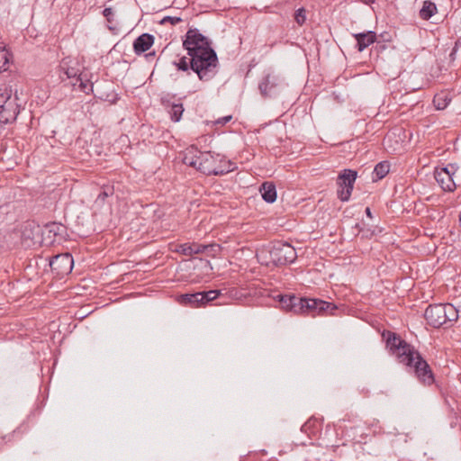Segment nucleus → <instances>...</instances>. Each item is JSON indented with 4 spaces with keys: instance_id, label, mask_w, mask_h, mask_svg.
Masks as SVG:
<instances>
[{
    "instance_id": "2",
    "label": "nucleus",
    "mask_w": 461,
    "mask_h": 461,
    "mask_svg": "<svg viewBox=\"0 0 461 461\" xmlns=\"http://www.w3.org/2000/svg\"><path fill=\"white\" fill-rule=\"evenodd\" d=\"M383 336L386 339V347L390 351L397 356L401 363L413 367L420 382L425 384H431L434 382V376L429 364L413 347L393 332H384Z\"/></svg>"
},
{
    "instance_id": "5",
    "label": "nucleus",
    "mask_w": 461,
    "mask_h": 461,
    "mask_svg": "<svg viewBox=\"0 0 461 461\" xmlns=\"http://www.w3.org/2000/svg\"><path fill=\"white\" fill-rule=\"evenodd\" d=\"M424 317L430 326L439 328L452 323L458 318L457 309L451 303H438L427 307Z\"/></svg>"
},
{
    "instance_id": "7",
    "label": "nucleus",
    "mask_w": 461,
    "mask_h": 461,
    "mask_svg": "<svg viewBox=\"0 0 461 461\" xmlns=\"http://www.w3.org/2000/svg\"><path fill=\"white\" fill-rule=\"evenodd\" d=\"M357 171L352 169H344L338 177V196L342 202L349 200L354 183L357 179Z\"/></svg>"
},
{
    "instance_id": "21",
    "label": "nucleus",
    "mask_w": 461,
    "mask_h": 461,
    "mask_svg": "<svg viewBox=\"0 0 461 461\" xmlns=\"http://www.w3.org/2000/svg\"><path fill=\"white\" fill-rule=\"evenodd\" d=\"M11 54L9 51L0 45V72L6 71L9 67Z\"/></svg>"
},
{
    "instance_id": "34",
    "label": "nucleus",
    "mask_w": 461,
    "mask_h": 461,
    "mask_svg": "<svg viewBox=\"0 0 461 461\" xmlns=\"http://www.w3.org/2000/svg\"><path fill=\"white\" fill-rule=\"evenodd\" d=\"M103 14L107 19L108 22H111L112 18L113 16V11L111 7H106V8H104Z\"/></svg>"
},
{
    "instance_id": "27",
    "label": "nucleus",
    "mask_w": 461,
    "mask_h": 461,
    "mask_svg": "<svg viewBox=\"0 0 461 461\" xmlns=\"http://www.w3.org/2000/svg\"><path fill=\"white\" fill-rule=\"evenodd\" d=\"M113 194V190L111 187H104L96 198L97 203H104L105 199Z\"/></svg>"
},
{
    "instance_id": "12",
    "label": "nucleus",
    "mask_w": 461,
    "mask_h": 461,
    "mask_svg": "<svg viewBox=\"0 0 461 461\" xmlns=\"http://www.w3.org/2000/svg\"><path fill=\"white\" fill-rule=\"evenodd\" d=\"M154 42V37L149 33H143L133 42V49L136 54H141L148 50Z\"/></svg>"
},
{
    "instance_id": "28",
    "label": "nucleus",
    "mask_w": 461,
    "mask_h": 461,
    "mask_svg": "<svg viewBox=\"0 0 461 461\" xmlns=\"http://www.w3.org/2000/svg\"><path fill=\"white\" fill-rule=\"evenodd\" d=\"M174 95H171L169 94H165L161 96L160 98V102L162 104V105L166 108V109H170L171 108V105L175 104L176 103L173 101L174 99Z\"/></svg>"
},
{
    "instance_id": "20",
    "label": "nucleus",
    "mask_w": 461,
    "mask_h": 461,
    "mask_svg": "<svg viewBox=\"0 0 461 461\" xmlns=\"http://www.w3.org/2000/svg\"><path fill=\"white\" fill-rule=\"evenodd\" d=\"M390 170V165L386 161H383L378 163L375 168H374V175L375 176L376 179H382L384 178Z\"/></svg>"
},
{
    "instance_id": "33",
    "label": "nucleus",
    "mask_w": 461,
    "mask_h": 461,
    "mask_svg": "<svg viewBox=\"0 0 461 461\" xmlns=\"http://www.w3.org/2000/svg\"><path fill=\"white\" fill-rule=\"evenodd\" d=\"M77 85L81 91L87 92V89H88V81L87 80L83 79V77H81V80L77 81Z\"/></svg>"
},
{
    "instance_id": "37",
    "label": "nucleus",
    "mask_w": 461,
    "mask_h": 461,
    "mask_svg": "<svg viewBox=\"0 0 461 461\" xmlns=\"http://www.w3.org/2000/svg\"><path fill=\"white\" fill-rule=\"evenodd\" d=\"M366 214L368 216V217H372V212H371V210L370 208L366 207Z\"/></svg>"
},
{
    "instance_id": "17",
    "label": "nucleus",
    "mask_w": 461,
    "mask_h": 461,
    "mask_svg": "<svg viewBox=\"0 0 461 461\" xmlns=\"http://www.w3.org/2000/svg\"><path fill=\"white\" fill-rule=\"evenodd\" d=\"M260 193L265 202L272 203L276 200V186L272 183L266 182L260 187Z\"/></svg>"
},
{
    "instance_id": "26",
    "label": "nucleus",
    "mask_w": 461,
    "mask_h": 461,
    "mask_svg": "<svg viewBox=\"0 0 461 461\" xmlns=\"http://www.w3.org/2000/svg\"><path fill=\"white\" fill-rule=\"evenodd\" d=\"M205 254L209 257H216L221 250V247L219 244L212 243L205 246Z\"/></svg>"
},
{
    "instance_id": "36",
    "label": "nucleus",
    "mask_w": 461,
    "mask_h": 461,
    "mask_svg": "<svg viewBox=\"0 0 461 461\" xmlns=\"http://www.w3.org/2000/svg\"><path fill=\"white\" fill-rule=\"evenodd\" d=\"M459 44H460V42H459V41L456 42L455 47L453 48V50H452V51H451V53H450V55H449V56H450V59H451L452 60H454V59H455V56H456V50H457V49H458Z\"/></svg>"
},
{
    "instance_id": "6",
    "label": "nucleus",
    "mask_w": 461,
    "mask_h": 461,
    "mask_svg": "<svg viewBox=\"0 0 461 461\" xmlns=\"http://www.w3.org/2000/svg\"><path fill=\"white\" fill-rule=\"evenodd\" d=\"M16 100V96H12L10 90L5 89L0 93V124H6L15 121L20 113V106Z\"/></svg>"
},
{
    "instance_id": "30",
    "label": "nucleus",
    "mask_w": 461,
    "mask_h": 461,
    "mask_svg": "<svg viewBox=\"0 0 461 461\" xmlns=\"http://www.w3.org/2000/svg\"><path fill=\"white\" fill-rule=\"evenodd\" d=\"M177 251L181 252L182 254H184L185 256H192V244H187V243L181 244L178 247Z\"/></svg>"
},
{
    "instance_id": "19",
    "label": "nucleus",
    "mask_w": 461,
    "mask_h": 461,
    "mask_svg": "<svg viewBox=\"0 0 461 461\" xmlns=\"http://www.w3.org/2000/svg\"><path fill=\"white\" fill-rule=\"evenodd\" d=\"M215 168H218L220 170L224 169V171L221 174V175H224V174L233 171L235 167L231 161L226 160L223 157H221L220 155V159H217V162L215 164Z\"/></svg>"
},
{
    "instance_id": "4",
    "label": "nucleus",
    "mask_w": 461,
    "mask_h": 461,
    "mask_svg": "<svg viewBox=\"0 0 461 461\" xmlns=\"http://www.w3.org/2000/svg\"><path fill=\"white\" fill-rule=\"evenodd\" d=\"M278 297L283 309L295 313L306 312H316L318 313L324 312H332L337 309L336 306L322 300L300 298L295 295H278Z\"/></svg>"
},
{
    "instance_id": "22",
    "label": "nucleus",
    "mask_w": 461,
    "mask_h": 461,
    "mask_svg": "<svg viewBox=\"0 0 461 461\" xmlns=\"http://www.w3.org/2000/svg\"><path fill=\"white\" fill-rule=\"evenodd\" d=\"M184 112V107L181 103H176L171 105V108L168 110L170 114V118L173 122H179Z\"/></svg>"
},
{
    "instance_id": "16",
    "label": "nucleus",
    "mask_w": 461,
    "mask_h": 461,
    "mask_svg": "<svg viewBox=\"0 0 461 461\" xmlns=\"http://www.w3.org/2000/svg\"><path fill=\"white\" fill-rule=\"evenodd\" d=\"M180 303L191 307L203 306V294L201 292L194 294H185L179 297Z\"/></svg>"
},
{
    "instance_id": "3",
    "label": "nucleus",
    "mask_w": 461,
    "mask_h": 461,
    "mask_svg": "<svg viewBox=\"0 0 461 461\" xmlns=\"http://www.w3.org/2000/svg\"><path fill=\"white\" fill-rule=\"evenodd\" d=\"M258 261L264 266H283L293 263L296 257L295 249L289 243L276 241L257 249Z\"/></svg>"
},
{
    "instance_id": "32",
    "label": "nucleus",
    "mask_w": 461,
    "mask_h": 461,
    "mask_svg": "<svg viewBox=\"0 0 461 461\" xmlns=\"http://www.w3.org/2000/svg\"><path fill=\"white\" fill-rule=\"evenodd\" d=\"M182 19L180 17L176 16H166L161 20V23H170L171 24L175 25L178 23H180Z\"/></svg>"
},
{
    "instance_id": "24",
    "label": "nucleus",
    "mask_w": 461,
    "mask_h": 461,
    "mask_svg": "<svg viewBox=\"0 0 461 461\" xmlns=\"http://www.w3.org/2000/svg\"><path fill=\"white\" fill-rule=\"evenodd\" d=\"M450 102V99L447 98V95H435L433 99V104L437 110H443L445 109L448 103Z\"/></svg>"
},
{
    "instance_id": "31",
    "label": "nucleus",
    "mask_w": 461,
    "mask_h": 461,
    "mask_svg": "<svg viewBox=\"0 0 461 461\" xmlns=\"http://www.w3.org/2000/svg\"><path fill=\"white\" fill-rule=\"evenodd\" d=\"M205 246L206 245L197 244V243L192 244V255L205 253V250H206Z\"/></svg>"
},
{
    "instance_id": "8",
    "label": "nucleus",
    "mask_w": 461,
    "mask_h": 461,
    "mask_svg": "<svg viewBox=\"0 0 461 461\" xmlns=\"http://www.w3.org/2000/svg\"><path fill=\"white\" fill-rule=\"evenodd\" d=\"M456 169L457 167L454 164L436 168L434 173L435 179L444 191L453 192L456 189V185L454 180V175Z\"/></svg>"
},
{
    "instance_id": "25",
    "label": "nucleus",
    "mask_w": 461,
    "mask_h": 461,
    "mask_svg": "<svg viewBox=\"0 0 461 461\" xmlns=\"http://www.w3.org/2000/svg\"><path fill=\"white\" fill-rule=\"evenodd\" d=\"M201 293L203 294V305H205L209 302H212V301L215 300L216 298H218V296L221 294V292L219 290H210L207 292H201Z\"/></svg>"
},
{
    "instance_id": "13",
    "label": "nucleus",
    "mask_w": 461,
    "mask_h": 461,
    "mask_svg": "<svg viewBox=\"0 0 461 461\" xmlns=\"http://www.w3.org/2000/svg\"><path fill=\"white\" fill-rule=\"evenodd\" d=\"M354 37L357 40V50L359 51H363L366 48L374 43L376 40V34L373 31L357 33L354 34Z\"/></svg>"
},
{
    "instance_id": "9",
    "label": "nucleus",
    "mask_w": 461,
    "mask_h": 461,
    "mask_svg": "<svg viewBox=\"0 0 461 461\" xmlns=\"http://www.w3.org/2000/svg\"><path fill=\"white\" fill-rule=\"evenodd\" d=\"M74 266L73 257L69 253L59 254L51 258L50 267L58 276L69 274Z\"/></svg>"
},
{
    "instance_id": "39",
    "label": "nucleus",
    "mask_w": 461,
    "mask_h": 461,
    "mask_svg": "<svg viewBox=\"0 0 461 461\" xmlns=\"http://www.w3.org/2000/svg\"><path fill=\"white\" fill-rule=\"evenodd\" d=\"M388 140H389V136H387L386 138H384V143H385L386 141H388Z\"/></svg>"
},
{
    "instance_id": "18",
    "label": "nucleus",
    "mask_w": 461,
    "mask_h": 461,
    "mask_svg": "<svg viewBox=\"0 0 461 461\" xmlns=\"http://www.w3.org/2000/svg\"><path fill=\"white\" fill-rule=\"evenodd\" d=\"M437 12L436 5L431 1H424L422 8L420 10V16L423 20H429Z\"/></svg>"
},
{
    "instance_id": "11",
    "label": "nucleus",
    "mask_w": 461,
    "mask_h": 461,
    "mask_svg": "<svg viewBox=\"0 0 461 461\" xmlns=\"http://www.w3.org/2000/svg\"><path fill=\"white\" fill-rule=\"evenodd\" d=\"M279 85V77L273 74H267L259 83L258 88L263 96L272 97L276 94V90Z\"/></svg>"
},
{
    "instance_id": "14",
    "label": "nucleus",
    "mask_w": 461,
    "mask_h": 461,
    "mask_svg": "<svg viewBox=\"0 0 461 461\" xmlns=\"http://www.w3.org/2000/svg\"><path fill=\"white\" fill-rule=\"evenodd\" d=\"M201 154L202 151L198 150L194 146H191L190 148L186 149L185 151L184 152L183 162L185 165L193 167L198 170V161L200 160Z\"/></svg>"
},
{
    "instance_id": "23",
    "label": "nucleus",
    "mask_w": 461,
    "mask_h": 461,
    "mask_svg": "<svg viewBox=\"0 0 461 461\" xmlns=\"http://www.w3.org/2000/svg\"><path fill=\"white\" fill-rule=\"evenodd\" d=\"M46 230L50 234L52 233L54 237L60 236L66 232V228L61 223L52 222L46 226Z\"/></svg>"
},
{
    "instance_id": "10",
    "label": "nucleus",
    "mask_w": 461,
    "mask_h": 461,
    "mask_svg": "<svg viewBox=\"0 0 461 461\" xmlns=\"http://www.w3.org/2000/svg\"><path fill=\"white\" fill-rule=\"evenodd\" d=\"M217 159H220L219 154L213 155L212 152H202L198 161V170L206 175H221L224 169L215 168Z\"/></svg>"
},
{
    "instance_id": "38",
    "label": "nucleus",
    "mask_w": 461,
    "mask_h": 461,
    "mask_svg": "<svg viewBox=\"0 0 461 461\" xmlns=\"http://www.w3.org/2000/svg\"><path fill=\"white\" fill-rule=\"evenodd\" d=\"M360 1H361V2H363V3H365V4H366V5H368V4H372V3H374V2H375V0H360Z\"/></svg>"
},
{
    "instance_id": "35",
    "label": "nucleus",
    "mask_w": 461,
    "mask_h": 461,
    "mask_svg": "<svg viewBox=\"0 0 461 461\" xmlns=\"http://www.w3.org/2000/svg\"><path fill=\"white\" fill-rule=\"evenodd\" d=\"M232 116L231 115H227V116H223L221 118H219L215 123L216 124H226L227 122H229L230 120H231Z\"/></svg>"
},
{
    "instance_id": "15",
    "label": "nucleus",
    "mask_w": 461,
    "mask_h": 461,
    "mask_svg": "<svg viewBox=\"0 0 461 461\" xmlns=\"http://www.w3.org/2000/svg\"><path fill=\"white\" fill-rule=\"evenodd\" d=\"M60 70L64 73L68 79H71V85L76 86L77 81L81 80V74L77 68L69 67L68 61L62 60L60 64Z\"/></svg>"
},
{
    "instance_id": "29",
    "label": "nucleus",
    "mask_w": 461,
    "mask_h": 461,
    "mask_svg": "<svg viewBox=\"0 0 461 461\" xmlns=\"http://www.w3.org/2000/svg\"><path fill=\"white\" fill-rule=\"evenodd\" d=\"M306 11L304 8H299L295 12L294 19L299 25H303L306 20Z\"/></svg>"
},
{
    "instance_id": "1",
    "label": "nucleus",
    "mask_w": 461,
    "mask_h": 461,
    "mask_svg": "<svg viewBox=\"0 0 461 461\" xmlns=\"http://www.w3.org/2000/svg\"><path fill=\"white\" fill-rule=\"evenodd\" d=\"M183 46L187 50L189 58H181L176 63L177 68L187 71L190 67L201 80L211 79L216 74L218 58L207 38L197 29H190L186 32Z\"/></svg>"
}]
</instances>
